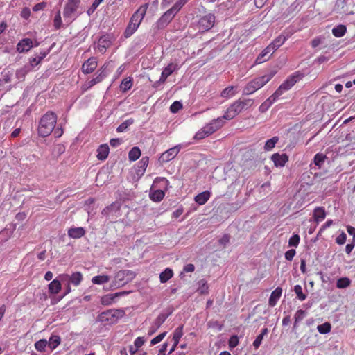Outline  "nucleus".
Segmentation results:
<instances>
[{
    "instance_id": "f257e3e1",
    "label": "nucleus",
    "mask_w": 355,
    "mask_h": 355,
    "mask_svg": "<svg viewBox=\"0 0 355 355\" xmlns=\"http://www.w3.org/2000/svg\"><path fill=\"white\" fill-rule=\"evenodd\" d=\"M147 8L148 4H144L140 6L132 15L123 33V35L125 38H128L132 36L137 30L146 15Z\"/></svg>"
},
{
    "instance_id": "f03ea898",
    "label": "nucleus",
    "mask_w": 355,
    "mask_h": 355,
    "mask_svg": "<svg viewBox=\"0 0 355 355\" xmlns=\"http://www.w3.org/2000/svg\"><path fill=\"white\" fill-rule=\"evenodd\" d=\"M275 71H270L268 74L256 77L248 82L243 89V95H250L266 85L275 75Z\"/></svg>"
},
{
    "instance_id": "7ed1b4c3",
    "label": "nucleus",
    "mask_w": 355,
    "mask_h": 355,
    "mask_svg": "<svg viewBox=\"0 0 355 355\" xmlns=\"http://www.w3.org/2000/svg\"><path fill=\"white\" fill-rule=\"evenodd\" d=\"M56 122L57 115L52 112H46L40 121L38 134L42 137L49 136L53 132Z\"/></svg>"
},
{
    "instance_id": "20e7f679",
    "label": "nucleus",
    "mask_w": 355,
    "mask_h": 355,
    "mask_svg": "<svg viewBox=\"0 0 355 355\" xmlns=\"http://www.w3.org/2000/svg\"><path fill=\"white\" fill-rule=\"evenodd\" d=\"M125 314V311L121 309H109L101 313L96 318V322L111 325L116 323Z\"/></svg>"
},
{
    "instance_id": "39448f33",
    "label": "nucleus",
    "mask_w": 355,
    "mask_h": 355,
    "mask_svg": "<svg viewBox=\"0 0 355 355\" xmlns=\"http://www.w3.org/2000/svg\"><path fill=\"white\" fill-rule=\"evenodd\" d=\"M253 104L252 99H239L234 101L225 111L223 118L226 120H231L237 116L243 110L251 107Z\"/></svg>"
},
{
    "instance_id": "423d86ee",
    "label": "nucleus",
    "mask_w": 355,
    "mask_h": 355,
    "mask_svg": "<svg viewBox=\"0 0 355 355\" xmlns=\"http://www.w3.org/2000/svg\"><path fill=\"white\" fill-rule=\"evenodd\" d=\"M80 0H68L64 6L63 17L67 24L73 21L81 13H78V9L80 4Z\"/></svg>"
},
{
    "instance_id": "0eeeda50",
    "label": "nucleus",
    "mask_w": 355,
    "mask_h": 355,
    "mask_svg": "<svg viewBox=\"0 0 355 355\" xmlns=\"http://www.w3.org/2000/svg\"><path fill=\"white\" fill-rule=\"evenodd\" d=\"M135 277V273L129 270H123L117 272L112 283V287L119 288L131 282Z\"/></svg>"
},
{
    "instance_id": "6e6552de",
    "label": "nucleus",
    "mask_w": 355,
    "mask_h": 355,
    "mask_svg": "<svg viewBox=\"0 0 355 355\" xmlns=\"http://www.w3.org/2000/svg\"><path fill=\"white\" fill-rule=\"evenodd\" d=\"M106 67L103 66L100 71H98V75L92 78L91 80L85 82L81 87V89L83 92L87 91L95 85L101 83L107 76V73L105 71Z\"/></svg>"
},
{
    "instance_id": "1a4fd4ad",
    "label": "nucleus",
    "mask_w": 355,
    "mask_h": 355,
    "mask_svg": "<svg viewBox=\"0 0 355 355\" xmlns=\"http://www.w3.org/2000/svg\"><path fill=\"white\" fill-rule=\"evenodd\" d=\"M215 16L212 14H208L202 17L198 22V28L199 31L205 32L210 30L214 25Z\"/></svg>"
},
{
    "instance_id": "9d476101",
    "label": "nucleus",
    "mask_w": 355,
    "mask_h": 355,
    "mask_svg": "<svg viewBox=\"0 0 355 355\" xmlns=\"http://www.w3.org/2000/svg\"><path fill=\"white\" fill-rule=\"evenodd\" d=\"M58 278L62 282L66 281L68 284H71L75 286H78L83 280V275L80 272H76L72 273L71 275L67 274L60 275Z\"/></svg>"
},
{
    "instance_id": "9b49d317",
    "label": "nucleus",
    "mask_w": 355,
    "mask_h": 355,
    "mask_svg": "<svg viewBox=\"0 0 355 355\" xmlns=\"http://www.w3.org/2000/svg\"><path fill=\"white\" fill-rule=\"evenodd\" d=\"M181 148L182 145L178 144L175 146L166 150L161 155L159 161L162 162H168L173 159L178 155Z\"/></svg>"
},
{
    "instance_id": "f8f14e48",
    "label": "nucleus",
    "mask_w": 355,
    "mask_h": 355,
    "mask_svg": "<svg viewBox=\"0 0 355 355\" xmlns=\"http://www.w3.org/2000/svg\"><path fill=\"white\" fill-rule=\"evenodd\" d=\"M175 13L171 9L165 12L156 23L157 28L162 29L165 28L175 16Z\"/></svg>"
},
{
    "instance_id": "ddd939ff",
    "label": "nucleus",
    "mask_w": 355,
    "mask_h": 355,
    "mask_svg": "<svg viewBox=\"0 0 355 355\" xmlns=\"http://www.w3.org/2000/svg\"><path fill=\"white\" fill-rule=\"evenodd\" d=\"M302 78L301 73L295 72L291 76H288L279 86L285 92L289 90L292 87L299 81Z\"/></svg>"
},
{
    "instance_id": "4468645a",
    "label": "nucleus",
    "mask_w": 355,
    "mask_h": 355,
    "mask_svg": "<svg viewBox=\"0 0 355 355\" xmlns=\"http://www.w3.org/2000/svg\"><path fill=\"white\" fill-rule=\"evenodd\" d=\"M225 119L223 117H218L212 120L210 123L205 125L203 128L209 135L220 128L225 123Z\"/></svg>"
},
{
    "instance_id": "2eb2a0df",
    "label": "nucleus",
    "mask_w": 355,
    "mask_h": 355,
    "mask_svg": "<svg viewBox=\"0 0 355 355\" xmlns=\"http://www.w3.org/2000/svg\"><path fill=\"white\" fill-rule=\"evenodd\" d=\"M36 43L35 46H37ZM34 46L33 40L30 38H24L20 40L17 45V50L19 53L27 52Z\"/></svg>"
},
{
    "instance_id": "dca6fc26",
    "label": "nucleus",
    "mask_w": 355,
    "mask_h": 355,
    "mask_svg": "<svg viewBox=\"0 0 355 355\" xmlns=\"http://www.w3.org/2000/svg\"><path fill=\"white\" fill-rule=\"evenodd\" d=\"M275 51V50L274 49V47L269 44L259 55L256 59L255 62L257 64H261L267 61L270 58V55H272Z\"/></svg>"
},
{
    "instance_id": "f3484780",
    "label": "nucleus",
    "mask_w": 355,
    "mask_h": 355,
    "mask_svg": "<svg viewBox=\"0 0 355 355\" xmlns=\"http://www.w3.org/2000/svg\"><path fill=\"white\" fill-rule=\"evenodd\" d=\"M175 0H162L161 5L162 7H166L173 3ZM189 0H177L173 6L171 10H173L175 14H177L180 9L187 3Z\"/></svg>"
},
{
    "instance_id": "a211bd4d",
    "label": "nucleus",
    "mask_w": 355,
    "mask_h": 355,
    "mask_svg": "<svg viewBox=\"0 0 355 355\" xmlns=\"http://www.w3.org/2000/svg\"><path fill=\"white\" fill-rule=\"evenodd\" d=\"M112 44L111 37L109 35L101 36L98 42V50L101 53H104L106 49Z\"/></svg>"
},
{
    "instance_id": "6ab92c4d",
    "label": "nucleus",
    "mask_w": 355,
    "mask_h": 355,
    "mask_svg": "<svg viewBox=\"0 0 355 355\" xmlns=\"http://www.w3.org/2000/svg\"><path fill=\"white\" fill-rule=\"evenodd\" d=\"M97 67V60L96 58H90L82 65V71L84 73L88 74L92 73Z\"/></svg>"
},
{
    "instance_id": "aec40b11",
    "label": "nucleus",
    "mask_w": 355,
    "mask_h": 355,
    "mask_svg": "<svg viewBox=\"0 0 355 355\" xmlns=\"http://www.w3.org/2000/svg\"><path fill=\"white\" fill-rule=\"evenodd\" d=\"M271 159L276 167H283L288 161V157L286 154L275 153L272 155Z\"/></svg>"
},
{
    "instance_id": "412c9836",
    "label": "nucleus",
    "mask_w": 355,
    "mask_h": 355,
    "mask_svg": "<svg viewBox=\"0 0 355 355\" xmlns=\"http://www.w3.org/2000/svg\"><path fill=\"white\" fill-rule=\"evenodd\" d=\"M173 311L170 309L163 311L154 320L153 323L156 328H159L162 324L166 321L168 317L172 313Z\"/></svg>"
},
{
    "instance_id": "4be33fe9",
    "label": "nucleus",
    "mask_w": 355,
    "mask_h": 355,
    "mask_svg": "<svg viewBox=\"0 0 355 355\" xmlns=\"http://www.w3.org/2000/svg\"><path fill=\"white\" fill-rule=\"evenodd\" d=\"M178 69L177 64L173 63L168 64L164 69H163L161 73V81L160 82H166L167 78L171 76L175 70Z\"/></svg>"
},
{
    "instance_id": "5701e85b",
    "label": "nucleus",
    "mask_w": 355,
    "mask_h": 355,
    "mask_svg": "<svg viewBox=\"0 0 355 355\" xmlns=\"http://www.w3.org/2000/svg\"><path fill=\"white\" fill-rule=\"evenodd\" d=\"M67 234L72 239H80L85 234V230L83 227H71L68 230Z\"/></svg>"
},
{
    "instance_id": "b1692460",
    "label": "nucleus",
    "mask_w": 355,
    "mask_h": 355,
    "mask_svg": "<svg viewBox=\"0 0 355 355\" xmlns=\"http://www.w3.org/2000/svg\"><path fill=\"white\" fill-rule=\"evenodd\" d=\"M282 293V289L280 287H277L275 288L270 294V296L269 297V305L270 306H275L278 300H279L281 295Z\"/></svg>"
},
{
    "instance_id": "393cba45",
    "label": "nucleus",
    "mask_w": 355,
    "mask_h": 355,
    "mask_svg": "<svg viewBox=\"0 0 355 355\" xmlns=\"http://www.w3.org/2000/svg\"><path fill=\"white\" fill-rule=\"evenodd\" d=\"M119 208V205L118 203H113L103 209L101 214L106 216H110L114 214L117 216Z\"/></svg>"
},
{
    "instance_id": "a878e982",
    "label": "nucleus",
    "mask_w": 355,
    "mask_h": 355,
    "mask_svg": "<svg viewBox=\"0 0 355 355\" xmlns=\"http://www.w3.org/2000/svg\"><path fill=\"white\" fill-rule=\"evenodd\" d=\"M289 35H285L284 33L280 34L275 39L272 40V42L270 44L274 49L277 50L282 45H283L285 42L288 40Z\"/></svg>"
},
{
    "instance_id": "bb28decb",
    "label": "nucleus",
    "mask_w": 355,
    "mask_h": 355,
    "mask_svg": "<svg viewBox=\"0 0 355 355\" xmlns=\"http://www.w3.org/2000/svg\"><path fill=\"white\" fill-rule=\"evenodd\" d=\"M211 193L209 191H205L202 193H200L197 196H195V201L200 205H205L210 198Z\"/></svg>"
},
{
    "instance_id": "cd10ccee",
    "label": "nucleus",
    "mask_w": 355,
    "mask_h": 355,
    "mask_svg": "<svg viewBox=\"0 0 355 355\" xmlns=\"http://www.w3.org/2000/svg\"><path fill=\"white\" fill-rule=\"evenodd\" d=\"M109 154V146L107 144H102L97 149L96 157L99 160H105Z\"/></svg>"
},
{
    "instance_id": "c85d7f7f",
    "label": "nucleus",
    "mask_w": 355,
    "mask_h": 355,
    "mask_svg": "<svg viewBox=\"0 0 355 355\" xmlns=\"http://www.w3.org/2000/svg\"><path fill=\"white\" fill-rule=\"evenodd\" d=\"M149 159L148 157H143L138 162L137 166V174L143 175L148 165Z\"/></svg>"
},
{
    "instance_id": "c756f323",
    "label": "nucleus",
    "mask_w": 355,
    "mask_h": 355,
    "mask_svg": "<svg viewBox=\"0 0 355 355\" xmlns=\"http://www.w3.org/2000/svg\"><path fill=\"white\" fill-rule=\"evenodd\" d=\"M60 279H55L49 284V291L52 294H58L61 289Z\"/></svg>"
},
{
    "instance_id": "7c9ffc66",
    "label": "nucleus",
    "mask_w": 355,
    "mask_h": 355,
    "mask_svg": "<svg viewBox=\"0 0 355 355\" xmlns=\"http://www.w3.org/2000/svg\"><path fill=\"white\" fill-rule=\"evenodd\" d=\"M313 216L315 220L318 223L323 220L326 217V212L324 209L322 207H316L314 209Z\"/></svg>"
},
{
    "instance_id": "2f4dec72",
    "label": "nucleus",
    "mask_w": 355,
    "mask_h": 355,
    "mask_svg": "<svg viewBox=\"0 0 355 355\" xmlns=\"http://www.w3.org/2000/svg\"><path fill=\"white\" fill-rule=\"evenodd\" d=\"M132 86V78L131 77H127L124 78L119 86L121 92L125 93L130 90Z\"/></svg>"
},
{
    "instance_id": "473e14b6",
    "label": "nucleus",
    "mask_w": 355,
    "mask_h": 355,
    "mask_svg": "<svg viewBox=\"0 0 355 355\" xmlns=\"http://www.w3.org/2000/svg\"><path fill=\"white\" fill-rule=\"evenodd\" d=\"M277 100L271 95L269 98H268L259 107V110L261 112H265L267 111L269 107L275 102Z\"/></svg>"
},
{
    "instance_id": "72a5a7b5",
    "label": "nucleus",
    "mask_w": 355,
    "mask_h": 355,
    "mask_svg": "<svg viewBox=\"0 0 355 355\" xmlns=\"http://www.w3.org/2000/svg\"><path fill=\"white\" fill-rule=\"evenodd\" d=\"M12 73L10 71L3 70L0 73V86H3L11 81Z\"/></svg>"
},
{
    "instance_id": "f704fd0d",
    "label": "nucleus",
    "mask_w": 355,
    "mask_h": 355,
    "mask_svg": "<svg viewBox=\"0 0 355 355\" xmlns=\"http://www.w3.org/2000/svg\"><path fill=\"white\" fill-rule=\"evenodd\" d=\"M173 275V272L172 269L169 268H166L163 272H162L159 275V279L161 283H166L168 282Z\"/></svg>"
},
{
    "instance_id": "c9c22d12",
    "label": "nucleus",
    "mask_w": 355,
    "mask_h": 355,
    "mask_svg": "<svg viewBox=\"0 0 355 355\" xmlns=\"http://www.w3.org/2000/svg\"><path fill=\"white\" fill-rule=\"evenodd\" d=\"M31 71V67L28 65H25L23 67L17 69L15 72L16 78L19 80H23L26 75Z\"/></svg>"
},
{
    "instance_id": "e433bc0d",
    "label": "nucleus",
    "mask_w": 355,
    "mask_h": 355,
    "mask_svg": "<svg viewBox=\"0 0 355 355\" xmlns=\"http://www.w3.org/2000/svg\"><path fill=\"white\" fill-rule=\"evenodd\" d=\"M127 293H128V292H119V293H116L115 294H110V295H105L102 298V303L104 304H109L114 300V299L116 297L122 296Z\"/></svg>"
},
{
    "instance_id": "4c0bfd02",
    "label": "nucleus",
    "mask_w": 355,
    "mask_h": 355,
    "mask_svg": "<svg viewBox=\"0 0 355 355\" xmlns=\"http://www.w3.org/2000/svg\"><path fill=\"white\" fill-rule=\"evenodd\" d=\"M327 156L322 153H317L313 158V164L317 166L318 168H321L324 164Z\"/></svg>"
},
{
    "instance_id": "58836bf2",
    "label": "nucleus",
    "mask_w": 355,
    "mask_h": 355,
    "mask_svg": "<svg viewBox=\"0 0 355 355\" xmlns=\"http://www.w3.org/2000/svg\"><path fill=\"white\" fill-rule=\"evenodd\" d=\"M165 193L162 190H155L150 193V198L153 202H160L164 197Z\"/></svg>"
},
{
    "instance_id": "ea45409f",
    "label": "nucleus",
    "mask_w": 355,
    "mask_h": 355,
    "mask_svg": "<svg viewBox=\"0 0 355 355\" xmlns=\"http://www.w3.org/2000/svg\"><path fill=\"white\" fill-rule=\"evenodd\" d=\"M60 337L58 335H52L48 343V346L52 349H55L60 343Z\"/></svg>"
},
{
    "instance_id": "a19ab883",
    "label": "nucleus",
    "mask_w": 355,
    "mask_h": 355,
    "mask_svg": "<svg viewBox=\"0 0 355 355\" xmlns=\"http://www.w3.org/2000/svg\"><path fill=\"white\" fill-rule=\"evenodd\" d=\"M234 86H229L225 88L220 93V96L225 98H230L236 94Z\"/></svg>"
},
{
    "instance_id": "79ce46f5",
    "label": "nucleus",
    "mask_w": 355,
    "mask_h": 355,
    "mask_svg": "<svg viewBox=\"0 0 355 355\" xmlns=\"http://www.w3.org/2000/svg\"><path fill=\"white\" fill-rule=\"evenodd\" d=\"M141 156V150L138 147H133L128 153V158L130 161L135 162Z\"/></svg>"
},
{
    "instance_id": "37998d69",
    "label": "nucleus",
    "mask_w": 355,
    "mask_h": 355,
    "mask_svg": "<svg viewBox=\"0 0 355 355\" xmlns=\"http://www.w3.org/2000/svg\"><path fill=\"white\" fill-rule=\"evenodd\" d=\"M347 31L346 26L344 25H338L332 29L333 35L336 37H343Z\"/></svg>"
},
{
    "instance_id": "c03bdc74",
    "label": "nucleus",
    "mask_w": 355,
    "mask_h": 355,
    "mask_svg": "<svg viewBox=\"0 0 355 355\" xmlns=\"http://www.w3.org/2000/svg\"><path fill=\"white\" fill-rule=\"evenodd\" d=\"M109 280H110V277L107 275H98V276H94L92 277V282L94 284L101 285L104 283L108 282Z\"/></svg>"
},
{
    "instance_id": "a18cd8bd",
    "label": "nucleus",
    "mask_w": 355,
    "mask_h": 355,
    "mask_svg": "<svg viewBox=\"0 0 355 355\" xmlns=\"http://www.w3.org/2000/svg\"><path fill=\"white\" fill-rule=\"evenodd\" d=\"M278 137H273L272 138L267 140L264 146V150L266 151L271 150L272 149L274 148L275 144L278 142Z\"/></svg>"
},
{
    "instance_id": "49530a36",
    "label": "nucleus",
    "mask_w": 355,
    "mask_h": 355,
    "mask_svg": "<svg viewBox=\"0 0 355 355\" xmlns=\"http://www.w3.org/2000/svg\"><path fill=\"white\" fill-rule=\"evenodd\" d=\"M182 336H183V325H181V326L177 327L173 332V342L175 343V344H178L179 341Z\"/></svg>"
},
{
    "instance_id": "de8ad7c7",
    "label": "nucleus",
    "mask_w": 355,
    "mask_h": 355,
    "mask_svg": "<svg viewBox=\"0 0 355 355\" xmlns=\"http://www.w3.org/2000/svg\"><path fill=\"white\" fill-rule=\"evenodd\" d=\"M351 284V281L347 277H341L336 282V286L338 288H347Z\"/></svg>"
},
{
    "instance_id": "09e8293b",
    "label": "nucleus",
    "mask_w": 355,
    "mask_h": 355,
    "mask_svg": "<svg viewBox=\"0 0 355 355\" xmlns=\"http://www.w3.org/2000/svg\"><path fill=\"white\" fill-rule=\"evenodd\" d=\"M331 329V326L329 322H324L322 324H320L317 327V329L321 334H326L330 332Z\"/></svg>"
},
{
    "instance_id": "8fccbe9b",
    "label": "nucleus",
    "mask_w": 355,
    "mask_h": 355,
    "mask_svg": "<svg viewBox=\"0 0 355 355\" xmlns=\"http://www.w3.org/2000/svg\"><path fill=\"white\" fill-rule=\"evenodd\" d=\"M47 345L48 343L45 339H41L35 343V349L40 352H44Z\"/></svg>"
},
{
    "instance_id": "3c124183",
    "label": "nucleus",
    "mask_w": 355,
    "mask_h": 355,
    "mask_svg": "<svg viewBox=\"0 0 355 355\" xmlns=\"http://www.w3.org/2000/svg\"><path fill=\"white\" fill-rule=\"evenodd\" d=\"M306 316V311L302 309L297 310L295 314L294 327H296L297 323L302 321Z\"/></svg>"
},
{
    "instance_id": "603ef678",
    "label": "nucleus",
    "mask_w": 355,
    "mask_h": 355,
    "mask_svg": "<svg viewBox=\"0 0 355 355\" xmlns=\"http://www.w3.org/2000/svg\"><path fill=\"white\" fill-rule=\"evenodd\" d=\"M294 292L300 300L303 301L306 298V295L303 293L302 288L300 285H295L294 286Z\"/></svg>"
},
{
    "instance_id": "864d4df0",
    "label": "nucleus",
    "mask_w": 355,
    "mask_h": 355,
    "mask_svg": "<svg viewBox=\"0 0 355 355\" xmlns=\"http://www.w3.org/2000/svg\"><path fill=\"white\" fill-rule=\"evenodd\" d=\"M12 232L9 230L8 229H4L0 232V239L1 241H8L12 235Z\"/></svg>"
},
{
    "instance_id": "5fc2aeb1",
    "label": "nucleus",
    "mask_w": 355,
    "mask_h": 355,
    "mask_svg": "<svg viewBox=\"0 0 355 355\" xmlns=\"http://www.w3.org/2000/svg\"><path fill=\"white\" fill-rule=\"evenodd\" d=\"M133 120L132 119H128L125 121L123 122L120 125L118 126L116 128L117 132H124L128 126H130L131 124H132Z\"/></svg>"
},
{
    "instance_id": "6e6d98bb",
    "label": "nucleus",
    "mask_w": 355,
    "mask_h": 355,
    "mask_svg": "<svg viewBox=\"0 0 355 355\" xmlns=\"http://www.w3.org/2000/svg\"><path fill=\"white\" fill-rule=\"evenodd\" d=\"M62 21L61 18L60 12L58 11L57 14L55 16L54 20H53V26L55 28V29H59L62 26Z\"/></svg>"
},
{
    "instance_id": "4d7b16f0",
    "label": "nucleus",
    "mask_w": 355,
    "mask_h": 355,
    "mask_svg": "<svg viewBox=\"0 0 355 355\" xmlns=\"http://www.w3.org/2000/svg\"><path fill=\"white\" fill-rule=\"evenodd\" d=\"M300 236L298 234H293L288 241L289 246L297 247L300 243Z\"/></svg>"
},
{
    "instance_id": "13d9d810",
    "label": "nucleus",
    "mask_w": 355,
    "mask_h": 355,
    "mask_svg": "<svg viewBox=\"0 0 355 355\" xmlns=\"http://www.w3.org/2000/svg\"><path fill=\"white\" fill-rule=\"evenodd\" d=\"M182 107V105L180 101H175L170 106V110L172 113H177Z\"/></svg>"
},
{
    "instance_id": "bf43d9fd",
    "label": "nucleus",
    "mask_w": 355,
    "mask_h": 355,
    "mask_svg": "<svg viewBox=\"0 0 355 355\" xmlns=\"http://www.w3.org/2000/svg\"><path fill=\"white\" fill-rule=\"evenodd\" d=\"M208 136H209V135L207 133V131L204 128H202L200 130L196 133L194 138L196 139L200 140Z\"/></svg>"
},
{
    "instance_id": "052dcab7",
    "label": "nucleus",
    "mask_w": 355,
    "mask_h": 355,
    "mask_svg": "<svg viewBox=\"0 0 355 355\" xmlns=\"http://www.w3.org/2000/svg\"><path fill=\"white\" fill-rule=\"evenodd\" d=\"M166 332H163V333L159 334L158 336H157L156 337H155L154 338H153L151 340L150 344L152 345H155L159 343L164 339V338L166 336Z\"/></svg>"
},
{
    "instance_id": "680f3d73",
    "label": "nucleus",
    "mask_w": 355,
    "mask_h": 355,
    "mask_svg": "<svg viewBox=\"0 0 355 355\" xmlns=\"http://www.w3.org/2000/svg\"><path fill=\"white\" fill-rule=\"evenodd\" d=\"M347 239V235L345 232H342L340 234H339L336 239V242L338 245H343L346 242Z\"/></svg>"
},
{
    "instance_id": "e2e57ef3",
    "label": "nucleus",
    "mask_w": 355,
    "mask_h": 355,
    "mask_svg": "<svg viewBox=\"0 0 355 355\" xmlns=\"http://www.w3.org/2000/svg\"><path fill=\"white\" fill-rule=\"evenodd\" d=\"M200 286L198 288V291H200V293L202 294L207 293V291H208V285H207V282H205L204 280H201L200 282Z\"/></svg>"
},
{
    "instance_id": "0e129e2a",
    "label": "nucleus",
    "mask_w": 355,
    "mask_h": 355,
    "mask_svg": "<svg viewBox=\"0 0 355 355\" xmlns=\"http://www.w3.org/2000/svg\"><path fill=\"white\" fill-rule=\"evenodd\" d=\"M295 254L296 251L294 249L289 250L285 252V259L288 261H292Z\"/></svg>"
},
{
    "instance_id": "69168bd1",
    "label": "nucleus",
    "mask_w": 355,
    "mask_h": 355,
    "mask_svg": "<svg viewBox=\"0 0 355 355\" xmlns=\"http://www.w3.org/2000/svg\"><path fill=\"white\" fill-rule=\"evenodd\" d=\"M145 343L144 337H137L134 341V346L137 348L141 347Z\"/></svg>"
},
{
    "instance_id": "338daca9",
    "label": "nucleus",
    "mask_w": 355,
    "mask_h": 355,
    "mask_svg": "<svg viewBox=\"0 0 355 355\" xmlns=\"http://www.w3.org/2000/svg\"><path fill=\"white\" fill-rule=\"evenodd\" d=\"M41 58H40L38 56L32 58L30 59V65H28L31 67V69L37 66L38 64L41 62Z\"/></svg>"
},
{
    "instance_id": "774afa93",
    "label": "nucleus",
    "mask_w": 355,
    "mask_h": 355,
    "mask_svg": "<svg viewBox=\"0 0 355 355\" xmlns=\"http://www.w3.org/2000/svg\"><path fill=\"white\" fill-rule=\"evenodd\" d=\"M263 339V336H262V335H258L257 336V338L253 342V346L254 347L255 349H258L260 347Z\"/></svg>"
}]
</instances>
